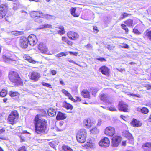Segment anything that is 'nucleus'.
<instances>
[{
    "label": "nucleus",
    "instance_id": "nucleus-1",
    "mask_svg": "<svg viewBox=\"0 0 151 151\" xmlns=\"http://www.w3.org/2000/svg\"><path fill=\"white\" fill-rule=\"evenodd\" d=\"M35 120V132L41 135L46 134L48 131L47 121L44 119L39 118L37 116H36Z\"/></svg>",
    "mask_w": 151,
    "mask_h": 151
},
{
    "label": "nucleus",
    "instance_id": "nucleus-2",
    "mask_svg": "<svg viewBox=\"0 0 151 151\" xmlns=\"http://www.w3.org/2000/svg\"><path fill=\"white\" fill-rule=\"evenodd\" d=\"M9 78L10 81L17 86H22L23 82L18 73L14 71L10 72L9 73Z\"/></svg>",
    "mask_w": 151,
    "mask_h": 151
},
{
    "label": "nucleus",
    "instance_id": "nucleus-3",
    "mask_svg": "<svg viewBox=\"0 0 151 151\" xmlns=\"http://www.w3.org/2000/svg\"><path fill=\"white\" fill-rule=\"evenodd\" d=\"M87 133L84 129L80 130L78 132L76 135V138L78 142L80 143H83L86 141Z\"/></svg>",
    "mask_w": 151,
    "mask_h": 151
},
{
    "label": "nucleus",
    "instance_id": "nucleus-4",
    "mask_svg": "<svg viewBox=\"0 0 151 151\" xmlns=\"http://www.w3.org/2000/svg\"><path fill=\"white\" fill-rule=\"evenodd\" d=\"M18 118V114L16 111H14L11 113L8 118V123L13 125L15 124Z\"/></svg>",
    "mask_w": 151,
    "mask_h": 151
},
{
    "label": "nucleus",
    "instance_id": "nucleus-5",
    "mask_svg": "<svg viewBox=\"0 0 151 151\" xmlns=\"http://www.w3.org/2000/svg\"><path fill=\"white\" fill-rule=\"evenodd\" d=\"M27 40L29 45L32 46L35 45L37 42V39L36 37L33 34L29 35L28 37Z\"/></svg>",
    "mask_w": 151,
    "mask_h": 151
},
{
    "label": "nucleus",
    "instance_id": "nucleus-6",
    "mask_svg": "<svg viewBox=\"0 0 151 151\" xmlns=\"http://www.w3.org/2000/svg\"><path fill=\"white\" fill-rule=\"evenodd\" d=\"M122 140L121 137L118 136H115L112 139V145L114 147L118 146Z\"/></svg>",
    "mask_w": 151,
    "mask_h": 151
},
{
    "label": "nucleus",
    "instance_id": "nucleus-7",
    "mask_svg": "<svg viewBox=\"0 0 151 151\" xmlns=\"http://www.w3.org/2000/svg\"><path fill=\"white\" fill-rule=\"evenodd\" d=\"M29 76L30 79L36 81L40 78V74L38 73L32 71L29 73Z\"/></svg>",
    "mask_w": 151,
    "mask_h": 151
},
{
    "label": "nucleus",
    "instance_id": "nucleus-8",
    "mask_svg": "<svg viewBox=\"0 0 151 151\" xmlns=\"http://www.w3.org/2000/svg\"><path fill=\"white\" fill-rule=\"evenodd\" d=\"M110 143L109 139L108 138L105 137L100 141L99 142V145L101 147H106L109 146Z\"/></svg>",
    "mask_w": 151,
    "mask_h": 151
},
{
    "label": "nucleus",
    "instance_id": "nucleus-9",
    "mask_svg": "<svg viewBox=\"0 0 151 151\" xmlns=\"http://www.w3.org/2000/svg\"><path fill=\"white\" fill-rule=\"evenodd\" d=\"M119 109L124 112H128L129 110L128 106L124 102H120L119 104Z\"/></svg>",
    "mask_w": 151,
    "mask_h": 151
},
{
    "label": "nucleus",
    "instance_id": "nucleus-10",
    "mask_svg": "<svg viewBox=\"0 0 151 151\" xmlns=\"http://www.w3.org/2000/svg\"><path fill=\"white\" fill-rule=\"evenodd\" d=\"M20 46L23 48H26L28 45V42L27 38L25 37H22L19 40Z\"/></svg>",
    "mask_w": 151,
    "mask_h": 151
},
{
    "label": "nucleus",
    "instance_id": "nucleus-11",
    "mask_svg": "<svg viewBox=\"0 0 151 151\" xmlns=\"http://www.w3.org/2000/svg\"><path fill=\"white\" fill-rule=\"evenodd\" d=\"M31 17H43L44 14L41 11H32L30 12Z\"/></svg>",
    "mask_w": 151,
    "mask_h": 151
},
{
    "label": "nucleus",
    "instance_id": "nucleus-12",
    "mask_svg": "<svg viewBox=\"0 0 151 151\" xmlns=\"http://www.w3.org/2000/svg\"><path fill=\"white\" fill-rule=\"evenodd\" d=\"M115 132L114 128L111 127H106L105 130V133L106 135L110 136L113 135Z\"/></svg>",
    "mask_w": 151,
    "mask_h": 151
},
{
    "label": "nucleus",
    "instance_id": "nucleus-13",
    "mask_svg": "<svg viewBox=\"0 0 151 151\" xmlns=\"http://www.w3.org/2000/svg\"><path fill=\"white\" fill-rule=\"evenodd\" d=\"M67 35L70 38L73 40L77 39L79 37V35L77 33L73 31L68 32Z\"/></svg>",
    "mask_w": 151,
    "mask_h": 151
},
{
    "label": "nucleus",
    "instance_id": "nucleus-14",
    "mask_svg": "<svg viewBox=\"0 0 151 151\" xmlns=\"http://www.w3.org/2000/svg\"><path fill=\"white\" fill-rule=\"evenodd\" d=\"M38 48L41 52L46 53L48 51V49L47 47L43 43H40L39 45Z\"/></svg>",
    "mask_w": 151,
    "mask_h": 151
},
{
    "label": "nucleus",
    "instance_id": "nucleus-15",
    "mask_svg": "<svg viewBox=\"0 0 151 151\" xmlns=\"http://www.w3.org/2000/svg\"><path fill=\"white\" fill-rule=\"evenodd\" d=\"M142 148L145 151H151V143L148 142L142 146Z\"/></svg>",
    "mask_w": 151,
    "mask_h": 151
},
{
    "label": "nucleus",
    "instance_id": "nucleus-16",
    "mask_svg": "<svg viewBox=\"0 0 151 151\" xmlns=\"http://www.w3.org/2000/svg\"><path fill=\"white\" fill-rule=\"evenodd\" d=\"M99 71L105 75H107L109 73V69L106 66H103L99 69Z\"/></svg>",
    "mask_w": 151,
    "mask_h": 151
},
{
    "label": "nucleus",
    "instance_id": "nucleus-17",
    "mask_svg": "<svg viewBox=\"0 0 151 151\" xmlns=\"http://www.w3.org/2000/svg\"><path fill=\"white\" fill-rule=\"evenodd\" d=\"M131 124L134 127H140L142 125V123L141 122L135 119H133L131 122Z\"/></svg>",
    "mask_w": 151,
    "mask_h": 151
},
{
    "label": "nucleus",
    "instance_id": "nucleus-18",
    "mask_svg": "<svg viewBox=\"0 0 151 151\" xmlns=\"http://www.w3.org/2000/svg\"><path fill=\"white\" fill-rule=\"evenodd\" d=\"M83 124L87 128H89L92 126L94 124L93 122H91L90 119H85L83 122Z\"/></svg>",
    "mask_w": 151,
    "mask_h": 151
},
{
    "label": "nucleus",
    "instance_id": "nucleus-19",
    "mask_svg": "<svg viewBox=\"0 0 151 151\" xmlns=\"http://www.w3.org/2000/svg\"><path fill=\"white\" fill-rule=\"evenodd\" d=\"M3 58L4 61L7 63L16 61V58L15 57H14V58H13L12 57H10L5 56H4Z\"/></svg>",
    "mask_w": 151,
    "mask_h": 151
},
{
    "label": "nucleus",
    "instance_id": "nucleus-20",
    "mask_svg": "<svg viewBox=\"0 0 151 151\" xmlns=\"http://www.w3.org/2000/svg\"><path fill=\"white\" fill-rule=\"evenodd\" d=\"M65 114L60 112H59L57 115L56 118L58 120L64 119L66 118Z\"/></svg>",
    "mask_w": 151,
    "mask_h": 151
},
{
    "label": "nucleus",
    "instance_id": "nucleus-21",
    "mask_svg": "<svg viewBox=\"0 0 151 151\" xmlns=\"http://www.w3.org/2000/svg\"><path fill=\"white\" fill-rule=\"evenodd\" d=\"M47 112L49 115L50 116H54L56 115V110L52 108H50L49 109Z\"/></svg>",
    "mask_w": 151,
    "mask_h": 151
},
{
    "label": "nucleus",
    "instance_id": "nucleus-22",
    "mask_svg": "<svg viewBox=\"0 0 151 151\" xmlns=\"http://www.w3.org/2000/svg\"><path fill=\"white\" fill-rule=\"evenodd\" d=\"M4 6L3 5H0V19H2L6 15L5 11L3 10Z\"/></svg>",
    "mask_w": 151,
    "mask_h": 151
},
{
    "label": "nucleus",
    "instance_id": "nucleus-23",
    "mask_svg": "<svg viewBox=\"0 0 151 151\" xmlns=\"http://www.w3.org/2000/svg\"><path fill=\"white\" fill-rule=\"evenodd\" d=\"M81 94L84 98H90L89 92L86 90H83L81 93Z\"/></svg>",
    "mask_w": 151,
    "mask_h": 151
},
{
    "label": "nucleus",
    "instance_id": "nucleus-24",
    "mask_svg": "<svg viewBox=\"0 0 151 151\" xmlns=\"http://www.w3.org/2000/svg\"><path fill=\"white\" fill-rule=\"evenodd\" d=\"M101 100L103 101H107V99L109 98V96L106 93H103L100 95Z\"/></svg>",
    "mask_w": 151,
    "mask_h": 151
},
{
    "label": "nucleus",
    "instance_id": "nucleus-25",
    "mask_svg": "<svg viewBox=\"0 0 151 151\" xmlns=\"http://www.w3.org/2000/svg\"><path fill=\"white\" fill-rule=\"evenodd\" d=\"M63 106L66 108L67 109H73L72 105L67 103L66 102L63 103Z\"/></svg>",
    "mask_w": 151,
    "mask_h": 151
},
{
    "label": "nucleus",
    "instance_id": "nucleus-26",
    "mask_svg": "<svg viewBox=\"0 0 151 151\" xmlns=\"http://www.w3.org/2000/svg\"><path fill=\"white\" fill-rule=\"evenodd\" d=\"M76 9V8L72 7L70 10V12L71 14L74 17H78L79 16V15L78 14L75 13Z\"/></svg>",
    "mask_w": 151,
    "mask_h": 151
},
{
    "label": "nucleus",
    "instance_id": "nucleus-27",
    "mask_svg": "<svg viewBox=\"0 0 151 151\" xmlns=\"http://www.w3.org/2000/svg\"><path fill=\"white\" fill-rule=\"evenodd\" d=\"M124 23L129 27H133V21L132 20L129 19L124 22Z\"/></svg>",
    "mask_w": 151,
    "mask_h": 151
},
{
    "label": "nucleus",
    "instance_id": "nucleus-28",
    "mask_svg": "<svg viewBox=\"0 0 151 151\" xmlns=\"http://www.w3.org/2000/svg\"><path fill=\"white\" fill-rule=\"evenodd\" d=\"M25 59L29 62L32 63H35L36 61L33 60L32 58L29 56H26L24 58Z\"/></svg>",
    "mask_w": 151,
    "mask_h": 151
},
{
    "label": "nucleus",
    "instance_id": "nucleus-29",
    "mask_svg": "<svg viewBox=\"0 0 151 151\" xmlns=\"http://www.w3.org/2000/svg\"><path fill=\"white\" fill-rule=\"evenodd\" d=\"M62 148L63 151H73V150L69 147L66 145L63 146Z\"/></svg>",
    "mask_w": 151,
    "mask_h": 151
},
{
    "label": "nucleus",
    "instance_id": "nucleus-30",
    "mask_svg": "<svg viewBox=\"0 0 151 151\" xmlns=\"http://www.w3.org/2000/svg\"><path fill=\"white\" fill-rule=\"evenodd\" d=\"M60 30L58 31V33L60 34H64L65 31L64 30V27L62 26H60L59 27Z\"/></svg>",
    "mask_w": 151,
    "mask_h": 151
},
{
    "label": "nucleus",
    "instance_id": "nucleus-31",
    "mask_svg": "<svg viewBox=\"0 0 151 151\" xmlns=\"http://www.w3.org/2000/svg\"><path fill=\"white\" fill-rule=\"evenodd\" d=\"M9 95L11 97H14L15 96H18L19 95V93L17 92L11 91L9 92Z\"/></svg>",
    "mask_w": 151,
    "mask_h": 151
},
{
    "label": "nucleus",
    "instance_id": "nucleus-32",
    "mask_svg": "<svg viewBox=\"0 0 151 151\" xmlns=\"http://www.w3.org/2000/svg\"><path fill=\"white\" fill-rule=\"evenodd\" d=\"M12 33L15 36H18L20 35H22L24 33L23 31H13L12 32Z\"/></svg>",
    "mask_w": 151,
    "mask_h": 151
},
{
    "label": "nucleus",
    "instance_id": "nucleus-33",
    "mask_svg": "<svg viewBox=\"0 0 151 151\" xmlns=\"http://www.w3.org/2000/svg\"><path fill=\"white\" fill-rule=\"evenodd\" d=\"M7 93L6 91L4 89L2 90L0 93V96L2 97L5 96Z\"/></svg>",
    "mask_w": 151,
    "mask_h": 151
},
{
    "label": "nucleus",
    "instance_id": "nucleus-34",
    "mask_svg": "<svg viewBox=\"0 0 151 151\" xmlns=\"http://www.w3.org/2000/svg\"><path fill=\"white\" fill-rule=\"evenodd\" d=\"M52 27V25L51 24H44L41 26L40 29L43 28H49Z\"/></svg>",
    "mask_w": 151,
    "mask_h": 151
},
{
    "label": "nucleus",
    "instance_id": "nucleus-35",
    "mask_svg": "<svg viewBox=\"0 0 151 151\" xmlns=\"http://www.w3.org/2000/svg\"><path fill=\"white\" fill-rule=\"evenodd\" d=\"M121 26L122 28L125 31L126 33H128L129 31L126 25L124 24H122L121 25Z\"/></svg>",
    "mask_w": 151,
    "mask_h": 151
},
{
    "label": "nucleus",
    "instance_id": "nucleus-36",
    "mask_svg": "<svg viewBox=\"0 0 151 151\" xmlns=\"http://www.w3.org/2000/svg\"><path fill=\"white\" fill-rule=\"evenodd\" d=\"M132 32L135 35H140L141 33L137 29H133Z\"/></svg>",
    "mask_w": 151,
    "mask_h": 151
},
{
    "label": "nucleus",
    "instance_id": "nucleus-37",
    "mask_svg": "<svg viewBox=\"0 0 151 151\" xmlns=\"http://www.w3.org/2000/svg\"><path fill=\"white\" fill-rule=\"evenodd\" d=\"M141 112L144 114H146L147 113L149 112L148 109L145 107H143L141 109Z\"/></svg>",
    "mask_w": 151,
    "mask_h": 151
},
{
    "label": "nucleus",
    "instance_id": "nucleus-38",
    "mask_svg": "<svg viewBox=\"0 0 151 151\" xmlns=\"http://www.w3.org/2000/svg\"><path fill=\"white\" fill-rule=\"evenodd\" d=\"M91 131L93 134H97L99 132V130L96 127L92 129L91 130Z\"/></svg>",
    "mask_w": 151,
    "mask_h": 151
},
{
    "label": "nucleus",
    "instance_id": "nucleus-39",
    "mask_svg": "<svg viewBox=\"0 0 151 151\" xmlns=\"http://www.w3.org/2000/svg\"><path fill=\"white\" fill-rule=\"evenodd\" d=\"M68 54V53L67 52L64 53V52H61L60 53H59L57 54L56 55V56L58 57H60L62 56H66Z\"/></svg>",
    "mask_w": 151,
    "mask_h": 151
},
{
    "label": "nucleus",
    "instance_id": "nucleus-40",
    "mask_svg": "<svg viewBox=\"0 0 151 151\" xmlns=\"http://www.w3.org/2000/svg\"><path fill=\"white\" fill-rule=\"evenodd\" d=\"M98 90L97 89L94 88H92L90 90L91 92L92 93L93 95L94 96L97 93Z\"/></svg>",
    "mask_w": 151,
    "mask_h": 151
},
{
    "label": "nucleus",
    "instance_id": "nucleus-41",
    "mask_svg": "<svg viewBox=\"0 0 151 151\" xmlns=\"http://www.w3.org/2000/svg\"><path fill=\"white\" fill-rule=\"evenodd\" d=\"M128 14L127 13L124 12L121 16V17L120 18V20L123 19L124 18L126 17L127 16Z\"/></svg>",
    "mask_w": 151,
    "mask_h": 151
},
{
    "label": "nucleus",
    "instance_id": "nucleus-42",
    "mask_svg": "<svg viewBox=\"0 0 151 151\" xmlns=\"http://www.w3.org/2000/svg\"><path fill=\"white\" fill-rule=\"evenodd\" d=\"M39 18V17H38L37 18H35V21L36 22L39 23H42L43 21V20L42 19H40Z\"/></svg>",
    "mask_w": 151,
    "mask_h": 151
},
{
    "label": "nucleus",
    "instance_id": "nucleus-43",
    "mask_svg": "<svg viewBox=\"0 0 151 151\" xmlns=\"http://www.w3.org/2000/svg\"><path fill=\"white\" fill-rule=\"evenodd\" d=\"M42 84L43 86H46L48 87L52 88L51 85L48 83H47L44 82H42Z\"/></svg>",
    "mask_w": 151,
    "mask_h": 151
},
{
    "label": "nucleus",
    "instance_id": "nucleus-44",
    "mask_svg": "<svg viewBox=\"0 0 151 151\" xmlns=\"http://www.w3.org/2000/svg\"><path fill=\"white\" fill-rule=\"evenodd\" d=\"M62 91L63 93H64L66 96H67L70 94V93H68L67 91L64 89H62Z\"/></svg>",
    "mask_w": 151,
    "mask_h": 151
},
{
    "label": "nucleus",
    "instance_id": "nucleus-45",
    "mask_svg": "<svg viewBox=\"0 0 151 151\" xmlns=\"http://www.w3.org/2000/svg\"><path fill=\"white\" fill-rule=\"evenodd\" d=\"M18 151H27L25 147L22 146L18 149Z\"/></svg>",
    "mask_w": 151,
    "mask_h": 151
},
{
    "label": "nucleus",
    "instance_id": "nucleus-46",
    "mask_svg": "<svg viewBox=\"0 0 151 151\" xmlns=\"http://www.w3.org/2000/svg\"><path fill=\"white\" fill-rule=\"evenodd\" d=\"M128 135L129 136L128 139L130 140L131 143H132L133 142V137L132 136V135L129 133V134Z\"/></svg>",
    "mask_w": 151,
    "mask_h": 151
},
{
    "label": "nucleus",
    "instance_id": "nucleus-47",
    "mask_svg": "<svg viewBox=\"0 0 151 151\" xmlns=\"http://www.w3.org/2000/svg\"><path fill=\"white\" fill-rule=\"evenodd\" d=\"M45 17L47 19H50L52 18V16L51 15L47 14H44L43 17Z\"/></svg>",
    "mask_w": 151,
    "mask_h": 151
},
{
    "label": "nucleus",
    "instance_id": "nucleus-48",
    "mask_svg": "<svg viewBox=\"0 0 151 151\" xmlns=\"http://www.w3.org/2000/svg\"><path fill=\"white\" fill-rule=\"evenodd\" d=\"M146 35L148 37V38L151 40V31L147 32Z\"/></svg>",
    "mask_w": 151,
    "mask_h": 151
},
{
    "label": "nucleus",
    "instance_id": "nucleus-49",
    "mask_svg": "<svg viewBox=\"0 0 151 151\" xmlns=\"http://www.w3.org/2000/svg\"><path fill=\"white\" fill-rule=\"evenodd\" d=\"M68 96V97L69 99H70L71 100V101L74 102L76 101L75 99L71 95L70 93L69 94V95Z\"/></svg>",
    "mask_w": 151,
    "mask_h": 151
},
{
    "label": "nucleus",
    "instance_id": "nucleus-50",
    "mask_svg": "<svg viewBox=\"0 0 151 151\" xmlns=\"http://www.w3.org/2000/svg\"><path fill=\"white\" fill-rule=\"evenodd\" d=\"M96 59L101 62H103L104 61H106V59L103 58L99 57L97 58Z\"/></svg>",
    "mask_w": 151,
    "mask_h": 151
},
{
    "label": "nucleus",
    "instance_id": "nucleus-51",
    "mask_svg": "<svg viewBox=\"0 0 151 151\" xmlns=\"http://www.w3.org/2000/svg\"><path fill=\"white\" fill-rule=\"evenodd\" d=\"M85 47L88 49H92L93 47L92 45L90 43L87 44V45L85 46Z\"/></svg>",
    "mask_w": 151,
    "mask_h": 151
},
{
    "label": "nucleus",
    "instance_id": "nucleus-52",
    "mask_svg": "<svg viewBox=\"0 0 151 151\" xmlns=\"http://www.w3.org/2000/svg\"><path fill=\"white\" fill-rule=\"evenodd\" d=\"M21 13H22V14L24 16V17H27V13L24 10H22L21 11Z\"/></svg>",
    "mask_w": 151,
    "mask_h": 151
},
{
    "label": "nucleus",
    "instance_id": "nucleus-53",
    "mask_svg": "<svg viewBox=\"0 0 151 151\" xmlns=\"http://www.w3.org/2000/svg\"><path fill=\"white\" fill-rule=\"evenodd\" d=\"M19 5V3H18L17 5H16L15 3L14 4V5L13 7V9L14 10H16L18 8Z\"/></svg>",
    "mask_w": 151,
    "mask_h": 151
},
{
    "label": "nucleus",
    "instance_id": "nucleus-54",
    "mask_svg": "<svg viewBox=\"0 0 151 151\" xmlns=\"http://www.w3.org/2000/svg\"><path fill=\"white\" fill-rule=\"evenodd\" d=\"M109 109L111 111H115L117 110L114 107L111 106L109 107Z\"/></svg>",
    "mask_w": 151,
    "mask_h": 151
},
{
    "label": "nucleus",
    "instance_id": "nucleus-55",
    "mask_svg": "<svg viewBox=\"0 0 151 151\" xmlns=\"http://www.w3.org/2000/svg\"><path fill=\"white\" fill-rule=\"evenodd\" d=\"M130 95L133 96H136L139 98H140L141 97V96L139 94H136L133 93H130Z\"/></svg>",
    "mask_w": 151,
    "mask_h": 151
},
{
    "label": "nucleus",
    "instance_id": "nucleus-56",
    "mask_svg": "<svg viewBox=\"0 0 151 151\" xmlns=\"http://www.w3.org/2000/svg\"><path fill=\"white\" fill-rule=\"evenodd\" d=\"M106 47L108 49L111 50L114 49V46L108 45Z\"/></svg>",
    "mask_w": 151,
    "mask_h": 151
},
{
    "label": "nucleus",
    "instance_id": "nucleus-57",
    "mask_svg": "<svg viewBox=\"0 0 151 151\" xmlns=\"http://www.w3.org/2000/svg\"><path fill=\"white\" fill-rule=\"evenodd\" d=\"M62 40L66 43L68 40L67 39V38L64 37H63L62 38Z\"/></svg>",
    "mask_w": 151,
    "mask_h": 151
},
{
    "label": "nucleus",
    "instance_id": "nucleus-58",
    "mask_svg": "<svg viewBox=\"0 0 151 151\" xmlns=\"http://www.w3.org/2000/svg\"><path fill=\"white\" fill-rule=\"evenodd\" d=\"M122 47L125 48H128L129 46L126 44H124L122 45Z\"/></svg>",
    "mask_w": 151,
    "mask_h": 151
},
{
    "label": "nucleus",
    "instance_id": "nucleus-59",
    "mask_svg": "<svg viewBox=\"0 0 151 151\" xmlns=\"http://www.w3.org/2000/svg\"><path fill=\"white\" fill-rule=\"evenodd\" d=\"M5 19H6V20L8 22H10L11 20V18L10 17H6L5 18Z\"/></svg>",
    "mask_w": 151,
    "mask_h": 151
},
{
    "label": "nucleus",
    "instance_id": "nucleus-60",
    "mask_svg": "<svg viewBox=\"0 0 151 151\" xmlns=\"http://www.w3.org/2000/svg\"><path fill=\"white\" fill-rule=\"evenodd\" d=\"M66 43L68 44L69 45H70V46H71L72 45H73V43L72 42L70 41H69V40H68V41L66 42Z\"/></svg>",
    "mask_w": 151,
    "mask_h": 151
},
{
    "label": "nucleus",
    "instance_id": "nucleus-61",
    "mask_svg": "<svg viewBox=\"0 0 151 151\" xmlns=\"http://www.w3.org/2000/svg\"><path fill=\"white\" fill-rule=\"evenodd\" d=\"M68 62H71V63H74L76 65H78L76 62L74 61L73 60H71L68 59Z\"/></svg>",
    "mask_w": 151,
    "mask_h": 151
},
{
    "label": "nucleus",
    "instance_id": "nucleus-62",
    "mask_svg": "<svg viewBox=\"0 0 151 151\" xmlns=\"http://www.w3.org/2000/svg\"><path fill=\"white\" fill-rule=\"evenodd\" d=\"M51 73L53 75H55L56 74V71L54 70H52L51 71Z\"/></svg>",
    "mask_w": 151,
    "mask_h": 151
},
{
    "label": "nucleus",
    "instance_id": "nucleus-63",
    "mask_svg": "<svg viewBox=\"0 0 151 151\" xmlns=\"http://www.w3.org/2000/svg\"><path fill=\"white\" fill-rule=\"evenodd\" d=\"M5 129H0V134H1L3 133V132H5Z\"/></svg>",
    "mask_w": 151,
    "mask_h": 151
},
{
    "label": "nucleus",
    "instance_id": "nucleus-64",
    "mask_svg": "<svg viewBox=\"0 0 151 151\" xmlns=\"http://www.w3.org/2000/svg\"><path fill=\"white\" fill-rule=\"evenodd\" d=\"M60 84L61 85H65V84H64V83L63 82V81L62 80V79H60Z\"/></svg>",
    "mask_w": 151,
    "mask_h": 151
}]
</instances>
